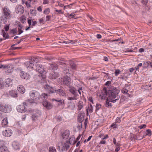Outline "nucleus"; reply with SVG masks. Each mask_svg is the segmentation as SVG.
Wrapping results in <instances>:
<instances>
[{"instance_id": "2eb2a0df", "label": "nucleus", "mask_w": 152, "mask_h": 152, "mask_svg": "<svg viewBox=\"0 0 152 152\" xmlns=\"http://www.w3.org/2000/svg\"><path fill=\"white\" fill-rule=\"evenodd\" d=\"M71 83V79L69 77L64 78L63 80V83L67 86H69Z\"/></svg>"}, {"instance_id": "bb28decb", "label": "nucleus", "mask_w": 152, "mask_h": 152, "mask_svg": "<svg viewBox=\"0 0 152 152\" xmlns=\"http://www.w3.org/2000/svg\"><path fill=\"white\" fill-rule=\"evenodd\" d=\"M69 147V143L68 142H66L62 145V149L65 150L68 149Z\"/></svg>"}, {"instance_id": "864d4df0", "label": "nucleus", "mask_w": 152, "mask_h": 152, "mask_svg": "<svg viewBox=\"0 0 152 152\" xmlns=\"http://www.w3.org/2000/svg\"><path fill=\"white\" fill-rule=\"evenodd\" d=\"M148 2V0H142V3L146 5Z\"/></svg>"}, {"instance_id": "58836bf2", "label": "nucleus", "mask_w": 152, "mask_h": 152, "mask_svg": "<svg viewBox=\"0 0 152 152\" xmlns=\"http://www.w3.org/2000/svg\"><path fill=\"white\" fill-rule=\"evenodd\" d=\"M121 91L123 94H127L129 95V94L127 93L128 92V90L126 88H123L121 90Z\"/></svg>"}, {"instance_id": "4d7b16f0", "label": "nucleus", "mask_w": 152, "mask_h": 152, "mask_svg": "<svg viewBox=\"0 0 152 152\" xmlns=\"http://www.w3.org/2000/svg\"><path fill=\"white\" fill-rule=\"evenodd\" d=\"M55 11H56V12H58L59 13L61 14H63V12H62V11H61V10H55Z\"/></svg>"}, {"instance_id": "72a5a7b5", "label": "nucleus", "mask_w": 152, "mask_h": 152, "mask_svg": "<svg viewBox=\"0 0 152 152\" xmlns=\"http://www.w3.org/2000/svg\"><path fill=\"white\" fill-rule=\"evenodd\" d=\"M83 120V116L82 115H80L78 116V121L80 123H81Z\"/></svg>"}, {"instance_id": "f03ea898", "label": "nucleus", "mask_w": 152, "mask_h": 152, "mask_svg": "<svg viewBox=\"0 0 152 152\" xmlns=\"http://www.w3.org/2000/svg\"><path fill=\"white\" fill-rule=\"evenodd\" d=\"M12 16L11 12L8 7L6 6L2 8V15L0 17L1 23H6L7 20L10 19Z\"/></svg>"}, {"instance_id": "f704fd0d", "label": "nucleus", "mask_w": 152, "mask_h": 152, "mask_svg": "<svg viewBox=\"0 0 152 152\" xmlns=\"http://www.w3.org/2000/svg\"><path fill=\"white\" fill-rule=\"evenodd\" d=\"M58 64L59 65H62L65 64L66 63L64 62V61L62 58L59 59L58 61L57 62Z\"/></svg>"}, {"instance_id": "774afa93", "label": "nucleus", "mask_w": 152, "mask_h": 152, "mask_svg": "<svg viewBox=\"0 0 152 152\" xmlns=\"http://www.w3.org/2000/svg\"><path fill=\"white\" fill-rule=\"evenodd\" d=\"M111 83L110 81H108L106 83L105 85L109 86V84Z\"/></svg>"}, {"instance_id": "8fccbe9b", "label": "nucleus", "mask_w": 152, "mask_h": 152, "mask_svg": "<svg viewBox=\"0 0 152 152\" xmlns=\"http://www.w3.org/2000/svg\"><path fill=\"white\" fill-rule=\"evenodd\" d=\"M120 72V71L119 69H117L115 71V75L116 76L118 75Z\"/></svg>"}, {"instance_id": "3c124183", "label": "nucleus", "mask_w": 152, "mask_h": 152, "mask_svg": "<svg viewBox=\"0 0 152 152\" xmlns=\"http://www.w3.org/2000/svg\"><path fill=\"white\" fill-rule=\"evenodd\" d=\"M17 32V30L16 29H12L11 30V32L13 34H16Z\"/></svg>"}, {"instance_id": "5fc2aeb1", "label": "nucleus", "mask_w": 152, "mask_h": 152, "mask_svg": "<svg viewBox=\"0 0 152 152\" xmlns=\"http://www.w3.org/2000/svg\"><path fill=\"white\" fill-rule=\"evenodd\" d=\"M116 123H120L121 122V118L120 117H117L116 120Z\"/></svg>"}, {"instance_id": "09e8293b", "label": "nucleus", "mask_w": 152, "mask_h": 152, "mask_svg": "<svg viewBox=\"0 0 152 152\" xmlns=\"http://www.w3.org/2000/svg\"><path fill=\"white\" fill-rule=\"evenodd\" d=\"M15 44H14V45H12V46H11V47H12V49H13V50H15L16 49H20V48H21V47H14L13 46H14L15 45Z\"/></svg>"}, {"instance_id": "cd10ccee", "label": "nucleus", "mask_w": 152, "mask_h": 152, "mask_svg": "<svg viewBox=\"0 0 152 152\" xmlns=\"http://www.w3.org/2000/svg\"><path fill=\"white\" fill-rule=\"evenodd\" d=\"M48 98V95L45 93L42 94L40 96L39 99H41L43 101H46V100Z\"/></svg>"}, {"instance_id": "423d86ee", "label": "nucleus", "mask_w": 152, "mask_h": 152, "mask_svg": "<svg viewBox=\"0 0 152 152\" xmlns=\"http://www.w3.org/2000/svg\"><path fill=\"white\" fill-rule=\"evenodd\" d=\"M37 59L36 58H31V61L27 62L24 64L28 69L30 68H33L34 65V64H33V63L35 62Z\"/></svg>"}, {"instance_id": "20e7f679", "label": "nucleus", "mask_w": 152, "mask_h": 152, "mask_svg": "<svg viewBox=\"0 0 152 152\" xmlns=\"http://www.w3.org/2000/svg\"><path fill=\"white\" fill-rule=\"evenodd\" d=\"M11 106L8 105L0 104V110L5 113H8L11 110Z\"/></svg>"}, {"instance_id": "79ce46f5", "label": "nucleus", "mask_w": 152, "mask_h": 152, "mask_svg": "<svg viewBox=\"0 0 152 152\" xmlns=\"http://www.w3.org/2000/svg\"><path fill=\"white\" fill-rule=\"evenodd\" d=\"M67 99L69 100H76L77 99L76 95H75L73 96L68 97Z\"/></svg>"}, {"instance_id": "e433bc0d", "label": "nucleus", "mask_w": 152, "mask_h": 152, "mask_svg": "<svg viewBox=\"0 0 152 152\" xmlns=\"http://www.w3.org/2000/svg\"><path fill=\"white\" fill-rule=\"evenodd\" d=\"M18 31L19 32L18 34H20L23 32V31L21 30V29L22 28V26H21L20 25V24L18 25Z\"/></svg>"}, {"instance_id": "a211bd4d", "label": "nucleus", "mask_w": 152, "mask_h": 152, "mask_svg": "<svg viewBox=\"0 0 152 152\" xmlns=\"http://www.w3.org/2000/svg\"><path fill=\"white\" fill-rule=\"evenodd\" d=\"M13 147L16 150L19 149L20 148V145L18 142L14 141L12 143Z\"/></svg>"}, {"instance_id": "c756f323", "label": "nucleus", "mask_w": 152, "mask_h": 152, "mask_svg": "<svg viewBox=\"0 0 152 152\" xmlns=\"http://www.w3.org/2000/svg\"><path fill=\"white\" fill-rule=\"evenodd\" d=\"M1 152H9L7 148L4 145H2L0 148Z\"/></svg>"}, {"instance_id": "dca6fc26", "label": "nucleus", "mask_w": 152, "mask_h": 152, "mask_svg": "<svg viewBox=\"0 0 152 152\" xmlns=\"http://www.w3.org/2000/svg\"><path fill=\"white\" fill-rule=\"evenodd\" d=\"M34 103V101L33 99H29L26 102H23V104L26 106L31 105Z\"/></svg>"}, {"instance_id": "f8f14e48", "label": "nucleus", "mask_w": 152, "mask_h": 152, "mask_svg": "<svg viewBox=\"0 0 152 152\" xmlns=\"http://www.w3.org/2000/svg\"><path fill=\"white\" fill-rule=\"evenodd\" d=\"M25 105L23 104V105H19L17 107L18 111L19 112L22 113L26 111V110L25 107Z\"/></svg>"}, {"instance_id": "69168bd1", "label": "nucleus", "mask_w": 152, "mask_h": 152, "mask_svg": "<svg viewBox=\"0 0 152 152\" xmlns=\"http://www.w3.org/2000/svg\"><path fill=\"white\" fill-rule=\"evenodd\" d=\"M74 14L73 13V14H71L69 15V17L70 18H72L74 17Z\"/></svg>"}, {"instance_id": "49530a36", "label": "nucleus", "mask_w": 152, "mask_h": 152, "mask_svg": "<svg viewBox=\"0 0 152 152\" xmlns=\"http://www.w3.org/2000/svg\"><path fill=\"white\" fill-rule=\"evenodd\" d=\"M146 127V125L145 124H143L139 126V128L140 129H144Z\"/></svg>"}, {"instance_id": "4c0bfd02", "label": "nucleus", "mask_w": 152, "mask_h": 152, "mask_svg": "<svg viewBox=\"0 0 152 152\" xmlns=\"http://www.w3.org/2000/svg\"><path fill=\"white\" fill-rule=\"evenodd\" d=\"M105 107H111L112 104L111 103H110V101L107 100L105 104Z\"/></svg>"}, {"instance_id": "9d476101", "label": "nucleus", "mask_w": 152, "mask_h": 152, "mask_svg": "<svg viewBox=\"0 0 152 152\" xmlns=\"http://www.w3.org/2000/svg\"><path fill=\"white\" fill-rule=\"evenodd\" d=\"M42 104L44 107H45L48 110L51 109L53 107L52 104L49 102L47 101H43L42 102Z\"/></svg>"}, {"instance_id": "e2e57ef3", "label": "nucleus", "mask_w": 152, "mask_h": 152, "mask_svg": "<svg viewBox=\"0 0 152 152\" xmlns=\"http://www.w3.org/2000/svg\"><path fill=\"white\" fill-rule=\"evenodd\" d=\"M50 18V16H48L46 17V21H49Z\"/></svg>"}, {"instance_id": "4be33fe9", "label": "nucleus", "mask_w": 152, "mask_h": 152, "mask_svg": "<svg viewBox=\"0 0 152 152\" xmlns=\"http://www.w3.org/2000/svg\"><path fill=\"white\" fill-rule=\"evenodd\" d=\"M59 94L62 96H66V93L64 91L61 89H58L56 91Z\"/></svg>"}, {"instance_id": "bf43d9fd", "label": "nucleus", "mask_w": 152, "mask_h": 152, "mask_svg": "<svg viewBox=\"0 0 152 152\" xmlns=\"http://www.w3.org/2000/svg\"><path fill=\"white\" fill-rule=\"evenodd\" d=\"M9 26H7L6 27L4 28L5 30L6 31H8L9 29Z\"/></svg>"}, {"instance_id": "9b49d317", "label": "nucleus", "mask_w": 152, "mask_h": 152, "mask_svg": "<svg viewBox=\"0 0 152 152\" xmlns=\"http://www.w3.org/2000/svg\"><path fill=\"white\" fill-rule=\"evenodd\" d=\"M16 13L18 14L23 13L24 11V8L22 6H18L15 10Z\"/></svg>"}, {"instance_id": "f3484780", "label": "nucleus", "mask_w": 152, "mask_h": 152, "mask_svg": "<svg viewBox=\"0 0 152 152\" xmlns=\"http://www.w3.org/2000/svg\"><path fill=\"white\" fill-rule=\"evenodd\" d=\"M45 88H47V91L49 93H53L57 92V90H55L53 88L50 87L49 86H46Z\"/></svg>"}, {"instance_id": "a878e982", "label": "nucleus", "mask_w": 152, "mask_h": 152, "mask_svg": "<svg viewBox=\"0 0 152 152\" xmlns=\"http://www.w3.org/2000/svg\"><path fill=\"white\" fill-rule=\"evenodd\" d=\"M69 90L74 95H76V93L77 90L74 87H69Z\"/></svg>"}, {"instance_id": "680f3d73", "label": "nucleus", "mask_w": 152, "mask_h": 152, "mask_svg": "<svg viewBox=\"0 0 152 152\" xmlns=\"http://www.w3.org/2000/svg\"><path fill=\"white\" fill-rule=\"evenodd\" d=\"M118 147L115 149V151L116 152H118L120 149V148L119 146H117Z\"/></svg>"}, {"instance_id": "a18cd8bd", "label": "nucleus", "mask_w": 152, "mask_h": 152, "mask_svg": "<svg viewBox=\"0 0 152 152\" xmlns=\"http://www.w3.org/2000/svg\"><path fill=\"white\" fill-rule=\"evenodd\" d=\"M2 80H0V88H4V86Z\"/></svg>"}, {"instance_id": "37998d69", "label": "nucleus", "mask_w": 152, "mask_h": 152, "mask_svg": "<svg viewBox=\"0 0 152 152\" xmlns=\"http://www.w3.org/2000/svg\"><path fill=\"white\" fill-rule=\"evenodd\" d=\"M101 105L100 104H96V111H98L99 109L101 108Z\"/></svg>"}, {"instance_id": "aec40b11", "label": "nucleus", "mask_w": 152, "mask_h": 152, "mask_svg": "<svg viewBox=\"0 0 152 152\" xmlns=\"http://www.w3.org/2000/svg\"><path fill=\"white\" fill-rule=\"evenodd\" d=\"M69 135V131L68 130H66L63 133L62 136L63 139H66L68 137Z\"/></svg>"}, {"instance_id": "6e6d98bb", "label": "nucleus", "mask_w": 152, "mask_h": 152, "mask_svg": "<svg viewBox=\"0 0 152 152\" xmlns=\"http://www.w3.org/2000/svg\"><path fill=\"white\" fill-rule=\"evenodd\" d=\"M30 3H29V2H26L25 3L27 7L28 8L30 7L31 6Z\"/></svg>"}, {"instance_id": "7c9ffc66", "label": "nucleus", "mask_w": 152, "mask_h": 152, "mask_svg": "<svg viewBox=\"0 0 152 152\" xmlns=\"http://www.w3.org/2000/svg\"><path fill=\"white\" fill-rule=\"evenodd\" d=\"M9 93L10 95L12 97H15L17 96V94L15 91L11 90L9 91Z\"/></svg>"}, {"instance_id": "1a4fd4ad", "label": "nucleus", "mask_w": 152, "mask_h": 152, "mask_svg": "<svg viewBox=\"0 0 152 152\" xmlns=\"http://www.w3.org/2000/svg\"><path fill=\"white\" fill-rule=\"evenodd\" d=\"M30 96L31 97L36 100H37L39 99V93L35 91L31 92L30 94Z\"/></svg>"}, {"instance_id": "473e14b6", "label": "nucleus", "mask_w": 152, "mask_h": 152, "mask_svg": "<svg viewBox=\"0 0 152 152\" xmlns=\"http://www.w3.org/2000/svg\"><path fill=\"white\" fill-rule=\"evenodd\" d=\"M8 124L7 119V118H4L2 121V125L3 126H5Z\"/></svg>"}, {"instance_id": "b1692460", "label": "nucleus", "mask_w": 152, "mask_h": 152, "mask_svg": "<svg viewBox=\"0 0 152 152\" xmlns=\"http://www.w3.org/2000/svg\"><path fill=\"white\" fill-rule=\"evenodd\" d=\"M69 64L71 68L72 69L75 70L76 69V66L74 62L72 61H69Z\"/></svg>"}, {"instance_id": "ea45409f", "label": "nucleus", "mask_w": 152, "mask_h": 152, "mask_svg": "<svg viewBox=\"0 0 152 152\" xmlns=\"http://www.w3.org/2000/svg\"><path fill=\"white\" fill-rule=\"evenodd\" d=\"M2 33H3V37L5 39L9 38V36L7 34H6V33L4 31V30L2 31Z\"/></svg>"}, {"instance_id": "13d9d810", "label": "nucleus", "mask_w": 152, "mask_h": 152, "mask_svg": "<svg viewBox=\"0 0 152 152\" xmlns=\"http://www.w3.org/2000/svg\"><path fill=\"white\" fill-rule=\"evenodd\" d=\"M54 100H55L57 102H59L61 103V104H62V103L63 102V101L61 100H59V99L57 100V99H54Z\"/></svg>"}, {"instance_id": "393cba45", "label": "nucleus", "mask_w": 152, "mask_h": 152, "mask_svg": "<svg viewBox=\"0 0 152 152\" xmlns=\"http://www.w3.org/2000/svg\"><path fill=\"white\" fill-rule=\"evenodd\" d=\"M84 104L81 101H79L78 103V110H80L84 105Z\"/></svg>"}, {"instance_id": "5701e85b", "label": "nucleus", "mask_w": 152, "mask_h": 152, "mask_svg": "<svg viewBox=\"0 0 152 152\" xmlns=\"http://www.w3.org/2000/svg\"><path fill=\"white\" fill-rule=\"evenodd\" d=\"M93 108L91 104L89 106H88L86 109L87 115L88 116V111H89L90 113H91L93 112Z\"/></svg>"}, {"instance_id": "c85d7f7f", "label": "nucleus", "mask_w": 152, "mask_h": 152, "mask_svg": "<svg viewBox=\"0 0 152 152\" xmlns=\"http://www.w3.org/2000/svg\"><path fill=\"white\" fill-rule=\"evenodd\" d=\"M151 134H152L151 130L148 129L146 130L145 134L143 135L142 138L145 137L146 136H149L150 137L151 135Z\"/></svg>"}, {"instance_id": "4468645a", "label": "nucleus", "mask_w": 152, "mask_h": 152, "mask_svg": "<svg viewBox=\"0 0 152 152\" xmlns=\"http://www.w3.org/2000/svg\"><path fill=\"white\" fill-rule=\"evenodd\" d=\"M12 133V131L9 129H6L3 132V135L7 137L10 136Z\"/></svg>"}, {"instance_id": "7ed1b4c3", "label": "nucleus", "mask_w": 152, "mask_h": 152, "mask_svg": "<svg viewBox=\"0 0 152 152\" xmlns=\"http://www.w3.org/2000/svg\"><path fill=\"white\" fill-rule=\"evenodd\" d=\"M46 74L44 73H38L35 75L34 78L36 81L41 83H44L46 81Z\"/></svg>"}, {"instance_id": "6e6552de", "label": "nucleus", "mask_w": 152, "mask_h": 152, "mask_svg": "<svg viewBox=\"0 0 152 152\" xmlns=\"http://www.w3.org/2000/svg\"><path fill=\"white\" fill-rule=\"evenodd\" d=\"M40 112L39 111L37 110H34L32 116L33 120L34 121L37 120L38 117L40 116Z\"/></svg>"}, {"instance_id": "052dcab7", "label": "nucleus", "mask_w": 152, "mask_h": 152, "mask_svg": "<svg viewBox=\"0 0 152 152\" xmlns=\"http://www.w3.org/2000/svg\"><path fill=\"white\" fill-rule=\"evenodd\" d=\"M63 43H66V44H69L71 43V41H64L63 42Z\"/></svg>"}, {"instance_id": "c03bdc74", "label": "nucleus", "mask_w": 152, "mask_h": 152, "mask_svg": "<svg viewBox=\"0 0 152 152\" xmlns=\"http://www.w3.org/2000/svg\"><path fill=\"white\" fill-rule=\"evenodd\" d=\"M50 12V10L49 8H47L45 9L44 12V13L45 14H48Z\"/></svg>"}, {"instance_id": "6ab92c4d", "label": "nucleus", "mask_w": 152, "mask_h": 152, "mask_svg": "<svg viewBox=\"0 0 152 152\" xmlns=\"http://www.w3.org/2000/svg\"><path fill=\"white\" fill-rule=\"evenodd\" d=\"M12 80L9 78L6 79L5 81L4 85L6 87H9L11 86L12 85Z\"/></svg>"}, {"instance_id": "603ef678", "label": "nucleus", "mask_w": 152, "mask_h": 152, "mask_svg": "<svg viewBox=\"0 0 152 152\" xmlns=\"http://www.w3.org/2000/svg\"><path fill=\"white\" fill-rule=\"evenodd\" d=\"M113 142L117 146H119V144L118 143H117L116 141V140L115 139V138H113Z\"/></svg>"}, {"instance_id": "0eeeda50", "label": "nucleus", "mask_w": 152, "mask_h": 152, "mask_svg": "<svg viewBox=\"0 0 152 152\" xmlns=\"http://www.w3.org/2000/svg\"><path fill=\"white\" fill-rule=\"evenodd\" d=\"M0 68L6 69L7 70L5 72L8 73H11L13 71V67H10L9 65H2L0 64Z\"/></svg>"}, {"instance_id": "412c9836", "label": "nucleus", "mask_w": 152, "mask_h": 152, "mask_svg": "<svg viewBox=\"0 0 152 152\" xmlns=\"http://www.w3.org/2000/svg\"><path fill=\"white\" fill-rule=\"evenodd\" d=\"M18 90L21 94H23L25 91L24 87L22 86L19 85L18 87Z\"/></svg>"}, {"instance_id": "c9c22d12", "label": "nucleus", "mask_w": 152, "mask_h": 152, "mask_svg": "<svg viewBox=\"0 0 152 152\" xmlns=\"http://www.w3.org/2000/svg\"><path fill=\"white\" fill-rule=\"evenodd\" d=\"M49 152H56V149L54 147L50 146L49 148Z\"/></svg>"}, {"instance_id": "ddd939ff", "label": "nucleus", "mask_w": 152, "mask_h": 152, "mask_svg": "<svg viewBox=\"0 0 152 152\" xmlns=\"http://www.w3.org/2000/svg\"><path fill=\"white\" fill-rule=\"evenodd\" d=\"M58 76V73L55 72H52L49 75V77L50 79H56Z\"/></svg>"}, {"instance_id": "2f4dec72", "label": "nucleus", "mask_w": 152, "mask_h": 152, "mask_svg": "<svg viewBox=\"0 0 152 152\" xmlns=\"http://www.w3.org/2000/svg\"><path fill=\"white\" fill-rule=\"evenodd\" d=\"M63 72L66 75V76L67 77H69L70 76L69 70V69H66L65 70H64L63 71Z\"/></svg>"}, {"instance_id": "0e129e2a", "label": "nucleus", "mask_w": 152, "mask_h": 152, "mask_svg": "<svg viewBox=\"0 0 152 152\" xmlns=\"http://www.w3.org/2000/svg\"><path fill=\"white\" fill-rule=\"evenodd\" d=\"M21 77L23 79H25L26 78V76L25 74H24L23 75H21Z\"/></svg>"}, {"instance_id": "f257e3e1", "label": "nucleus", "mask_w": 152, "mask_h": 152, "mask_svg": "<svg viewBox=\"0 0 152 152\" xmlns=\"http://www.w3.org/2000/svg\"><path fill=\"white\" fill-rule=\"evenodd\" d=\"M120 91L118 88L113 86H110L107 88L104 87L101 93V98L104 99L106 96H108L111 100L110 102L115 103L120 97L118 95Z\"/></svg>"}, {"instance_id": "39448f33", "label": "nucleus", "mask_w": 152, "mask_h": 152, "mask_svg": "<svg viewBox=\"0 0 152 152\" xmlns=\"http://www.w3.org/2000/svg\"><path fill=\"white\" fill-rule=\"evenodd\" d=\"M36 71L39 73H46V71L43 67L42 65L40 64H37L36 66Z\"/></svg>"}, {"instance_id": "a19ab883", "label": "nucleus", "mask_w": 152, "mask_h": 152, "mask_svg": "<svg viewBox=\"0 0 152 152\" xmlns=\"http://www.w3.org/2000/svg\"><path fill=\"white\" fill-rule=\"evenodd\" d=\"M20 20L21 22L24 23L26 21V19L24 16H22L20 18Z\"/></svg>"}, {"instance_id": "de8ad7c7", "label": "nucleus", "mask_w": 152, "mask_h": 152, "mask_svg": "<svg viewBox=\"0 0 152 152\" xmlns=\"http://www.w3.org/2000/svg\"><path fill=\"white\" fill-rule=\"evenodd\" d=\"M116 122L112 124L110 127H113V128H116L117 127V125L116 124Z\"/></svg>"}, {"instance_id": "338daca9", "label": "nucleus", "mask_w": 152, "mask_h": 152, "mask_svg": "<svg viewBox=\"0 0 152 152\" xmlns=\"http://www.w3.org/2000/svg\"><path fill=\"white\" fill-rule=\"evenodd\" d=\"M106 143L105 140L102 141L100 142L99 143L100 144H105Z\"/></svg>"}]
</instances>
